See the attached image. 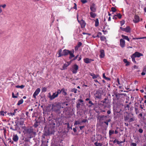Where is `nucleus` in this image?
I'll return each mask as SVG.
<instances>
[{
	"label": "nucleus",
	"instance_id": "52",
	"mask_svg": "<svg viewBox=\"0 0 146 146\" xmlns=\"http://www.w3.org/2000/svg\"><path fill=\"white\" fill-rule=\"evenodd\" d=\"M138 131L139 132V133H143V130L141 129H139V130H138Z\"/></svg>",
	"mask_w": 146,
	"mask_h": 146
},
{
	"label": "nucleus",
	"instance_id": "9",
	"mask_svg": "<svg viewBox=\"0 0 146 146\" xmlns=\"http://www.w3.org/2000/svg\"><path fill=\"white\" fill-rule=\"evenodd\" d=\"M133 55L135 57H139L141 56H142L143 55L142 54L138 52H136L133 54Z\"/></svg>",
	"mask_w": 146,
	"mask_h": 146
},
{
	"label": "nucleus",
	"instance_id": "49",
	"mask_svg": "<svg viewBox=\"0 0 146 146\" xmlns=\"http://www.w3.org/2000/svg\"><path fill=\"white\" fill-rule=\"evenodd\" d=\"M81 2L83 4L86 3L87 2V1L86 0H81Z\"/></svg>",
	"mask_w": 146,
	"mask_h": 146
},
{
	"label": "nucleus",
	"instance_id": "6",
	"mask_svg": "<svg viewBox=\"0 0 146 146\" xmlns=\"http://www.w3.org/2000/svg\"><path fill=\"white\" fill-rule=\"evenodd\" d=\"M40 89L39 88L35 90L33 95V97L35 98V99H36V96H37L38 94L40 92Z\"/></svg>",
	"mask_w": 146,
	"mask_h": 146
},
{
	"label": "nucleus",
	"instance_id": "13",
	"mask_svg": "<svg viewBox=\"0 0 146 146\" xmlns=\"http://www.w3.org/2000/svg\"><path fill=\"white\" fill-rule=\"evenodd\" d=\"M74 50L71 51H70V52L69 53L70 55V56L69 58L70 59H71L72 58L74 57Z\"/></svg>",
	"mask_w": 146,
	"mask_h": 146
},
{
	"label": "nucleus",
	"instance_id": "53",
	"mask_svg": "<svg viewBox=\"0 0 146 146\" xmlns=\"http://www.w3.org/2000/svg\"><path fill=\"white\" fill-rule=\"evenodd\" d=\"M143 71L146 72V65L144 67Z\"/></svg>",
	"mask_w": 146,
	"mask_h": 146
},
{
	"label": "nucleus",
	"instance_id": "35",
	"mask_svg": "<svg viewBox=\"0 0 146 146\" xmlns=\"http://www.w3.org/2000/svg\"><path fill=\"white\" fill-rule=\"evenodd\" d=\"M55 92L56 93V94H57L58 96L59 94H60L62 92V89L60 90H57V92Z\"/></svg>",
	"mask_w": 146,
	"mask_h": 146
},
{
	"label": "nucleus",
	"instance_id": "38",
	"mask_svg": "<svg viewBox=\"0 0 146 146\" xmlns=\"http://www.w3.org/2000/svg\"><path fill=\"white\" fill-rule=\"evenodd\" d=\"M8 115L9 116H13V115H14L15 114V113H12L11 112L9 113H7Z\"/></svg>",
	"mask_w": 146,
	"mask_h": 146
},
{
	"label": "nucleus",
	"instance_id": "1",
	"mask_svg": "<svg viewBox=\"0 0 146 146\" xmlns=\"http://www.w3.org/2000/svg\"><path fill=\"white\" fill-rule=\"evenodd\" d=\"M62 49H60L58 50V57H60L63 56H66L67 55L69 54V53L70 52V50H68L64 49L63 51L62 52Z\"/></svg>",
	"mask_w": 146,
	"mask_h": 146
},
{
	"label": "nucleus",
	"instance_id": "29",
	"mask_svg": "<svg viewBox=\"0 0 146 146\" xmlns=\"http://www.w3.org/2000/svg\"><path fill=\"white\" fill-rule=\"evenodd\" d=\"M137 107L138 106H135V110L136 114H137L139 112V110L137 108Z\"/></svg>",
	"mask_w": 146,
	"mask_h": 146
},
{
	"label": "nucleus",
	"instance_id": "19",
	"mask_svg": "<svg viewBox=\"0 0 146 146\" xmlns=\"http://www.w3.org/2000/svg\"><path fill=\"white\" fill-rule=\"evenodd\" d=\"M94 12H91L90 13V17L92 18H94L96 16V13H94Z\"/></svg>",
	"mask_w": 146,
	"mask_h": 146
},
{
	"label": "nucleus",
	"instance_id": "42",
	"mask_svg": "<svg viewBox=\"0 0 146 146\" xmlns=\"http://www.w3.org/2000/svg\"><path fill=\"white\" fill-rule=\"evenodd\" d=\"M82 45V43L80 42H79L78 43V44L77 46L78 47V48H79L80 46H81Z\"/></svg>",
	"mask_w": 146,
	"mask_h": 146
},
{
	"label": "nucleus",
	"instance_id": "62",
	"mask_svg": "<svg viewBox=\"0 0 146 146\" xmlns=\"http://www.w3.org/2000/svg\"><path fill=\"white\" fill-rule=\"evenodd\" d=\"M74 7H73V8L75 9H77V7H76V3H74Z\"/></svg>",
	"mask_w": 146,
	"mask_h": 146
},
{
	"label": "nucleus",
	"instance_id": "23",
	"mask_svg": "<svg viewBox=\"0 0 146 146\" xmlns=\"http://www.w3.org/2000/svg\"><path fill=\"white\" fill-rule=\"evenodd\" d=\"M130 29L129 27L127 26L126 28H125V31L128 33L130 32Z\"/></svg>",
	"mask_w": 146,
	"mask_h": 146
},
{
	"label": "nucleus",
	"instance_id": "14",
	"mask_svg": "<svg viewBox=\"0 0 146 146\" xmlns=\"http://www.w3.org/2000/svg\"><path fill=\"white\" fill-rule=\"evenodd\" d=\"M12 139L14 141L17 142L18 140L19 137L17 135H13Z\"/></svg>",
	"mask_w": 146,
	"mask_h": 146
},
{
	"label": "nucleus",
	"instance_id": "59",
	"mask_svg": "<svg viewBox=\"0 0 146 146\" xmlns=\"http://www.w3.org/2000/svg\"><path fill=\"white\" fill-rule=\"evenodd\" d=\"M87 120L86 119H84L82 121V123H85L87 121Z\"/></svg>",
	"mask_w": 146,
	"mask_h": 146
},
{
	"label": "nucleus",
	"instance_id": "30",
	"mask_svg": "<svg viewBox=\"0 0 146 146\" xmlns=\"http://www.w3.org/2000/svg\"><path fill=\"white\" fill-rule=\"evenodd\" d=\"M129 115H127L124 117V120L125 121L129 120Z\"/></svg>",
	"mask_w": 146,
	"mask_h": 146
},
{
	"label": "nucleus",
	"instance_id": "64",
	"mask_svg": "<svg viewBox=\"0 0 146 146\" xmlns=\"http://www.w3.org/2000/svg\"><path fill=\"white\" fill-rule=\"evenodd\" d=\"M123 61L125 63H126L128 62L127 59H124L123 60Z\"/></svg>",
	"mask_w": 146,
	"mask_h": 146
},
{
	"label": "nucleus",
	"instance_id": "17",
	"mask_svg": "<svg viewBox=\"0 0 146 146\" xmlns=\"http://www.w3.org/2000/svg\"><path fill=\"white\" fill-rule=\"evenodd\" d=\"M27 132L29 134H31L33 133V129L32 128L28 129L27 130Z\"/></svg>",
	"mask_w": 146,
	"mask_h": 146
},
{
	"label": "nucleus",
	"instance_id": "33",
	"mask_svg": "<svg viewBox=\"0 0 146 146\" xmlns=\"http://www.w3.org/2000/svg\"><path fill=\"white\" fill-rule=\"evenodd\" d=\"M115 16H117L119 19H121L122 16L120 13H118L117 15H115Z\"/></svg>",
	"mask_w": 146,
	"mask_h": 146
},
{
	"label": "nucleus",
	"instance_id": "36",
	"mask_svg": "<svg viewBox=\"0 0 146 146\" xmlns=\"http://www.w3.org/2000/svg\"><path fill=\"white\" fill-rule=\"evenodd\" d=\"M106 39V37L104 36H102L100 37V39L102 41H104Z\"/></svg>",
	"mask_w": 146,
	"mask_h": 146
},
{
	"label": "nucleus",
	"instance_id": "54",
	"mask_svg": "<svg viewBox=\"0 0 146 146\" xmlns=\"http://www.w3.org/2000/svg\"><path fill=\"white\" fill-rule=\"evenodd\" d=\"M137 144L135 143H132L131 144V146H136Z\"/></svg>",
	"mask_w": 146,
	"mask_h": 146
},
{
	"label": "nucleus",
	"instance_id": "11",
	"mask_svg": "<svg viewBox=\"0 0 146 146\" xmlns=\"http://www.w3.org/2000/svg\"><path fill=\"white\" fill-rule=\"evenodd\" d=\"M133 22L135 23H137L139 21V17L137 15H135L134 19L133 20Z\"/></svg>",
	"mask_w": 146,
	"mask_h": 146
},
{
	"label": "nucleus",
	"instance_id": "3",
	"mask_svg": "<svg viewBox=\"0 0 146 146\" xmlns=\"http://www.w3.org/2000/svg\"><path fill=\"white\" fill-rule=\"evenodd\" d=\"M58 96L56 94V92L53 93L52 95H51V94L49 93L48 94V97L49 98L50 100H52L58 97Z\"/></svg>",
	"mask_w": 146,
	"mask_h": 146
},
{
	"label": "nucleus",
	"instance_id": "28",
	"mask_svg": "<svg viewBox=\"0 0 146 146\" xmlns=\"http://www.w3.org/2000/svg\"><path fill=\"white\" fill-rule=\"evenodd\" d=\"M7 112H4L3 111H1L0 112V114L1 115H2L3 116H5L6 115V113H7Z\"/></svg>",
	"mask_w": 146,
	"mask_h": 146
},
{
	"label": "nucleus",
	"instance_id": "26",
	"mask_svg": "<svg viewBox=\"0 0 146 146\" xmlns=\"http://www.w3.org/2000/svg\"><path fill=\"white\" fill-rule=\"evenodd\" d=\"M23 102V99H21V100H19L17 103V105H19L22 104Z\"/></svg>",
	"mask_w": 146,
	"mask_h": 146
},
{
	"label": "nucleus",
	"instance_id": "56",
	"mask_svg": "<svg viewBox=\"0 0 146 146\" xmlns=\"http://www.w3.org/2000/svg\"><path fill=\"white\" fill-rule=\"evenodd\" d=\"M0 6H1V7H2L3 8H5L6 7V4H4L3 5H0Z\"/></svg>",
	"mask_w": 146,
	"mask_h": 146
},
{
	"label": "nucleus",
	"instance_id": "58",
	"mask_svg": "<svg viewBox=\"0 0 146 146\" xmlns=\"http://www.w3.org/2000/svg\"><path fill=\"white\" fill-rule=\"evenodd\" d=\"M84 127V126H82L80 127V128L81 130H82Z\"/></svg>",
	"mask_w": 146,
	"mask_h": 146
},
{
	"label": "nucleus",
	"instance_id": "61",
	"mask_svg": "<svg viewBox=\"0 0 146 146\" xmlns=\"http://www.w3.org/2000/svg\"><path fill=\"white\" fill-rule=\"evenodd\" d=\"M146 72L143 71V72L141 73V74L142 75L144 76Z\"/></svg>",
	"mask_w": 146,
	"mask_h": 146
},
{
	"label": "nucleus",
	"instance_id": "5",
	"mask_svg": "<svg viewBox=\"0 0 146 146\" xmlns=\"http://www.w3.org/2000/svg\"><path fill=\"white\" fill-rule=\"evenodd\" d=\"M90 9L92 12H95L96 11V7L95 4L93 3L90 5Z\"/></svg>",
	"mask_w": 146,
	"mask_h": 146
},
{
	"label": "nucleus",
	"instance_id": "51",
	"mask_svg": "<svg viewBox=\"0 0 146 146\" xmlns=\"http://www.w3.org/2000/svg\"><path fill=\"white\" fill-rule=\"evenodd\" d=\"M125 22L124 21H120V24L121 26H122L124 24Z\"/></svg>",
	"mask_w": 146,
	"mask_h": 146
},
{
	"label": "nucleus",
	"instance_id": "60",
	"mask_svg": "<svg viewBox=\"0 0 146 146\" xmlns=\"http://www.w3.org/2000/svg\"><path fill=\"white\" fill-rule=\"evenodd\" d=\"M129 107V105L128 104H127L125 106V108H127L128 109Z\"/></svg>",
	"mask_w": 146,
	"mask_h": 146
},
{
	"label": "nucleus",
	"instance_id": "31",
	"mask_svg": "<svg viewBox=\"0 0 146 146\" xmlns=\"http://www.w3.org/2000/svg\"><path fill=\"white\" fill-rule=\"evenodd\" d=\"M24 87H25V86L23 85H22L21 86L17 85V86H16V87L17 88H20L21 89L23 88Z\"/></svg>",
	"mask_w": 146,
	"mask_h": 146
},
{
	"label": "nucleus",
	"instance_id": "25",
	"mask_svg": "<svg viewBox=\"0 0 146 146\" xmlns=\"http://www.w3.org/2000/svg\"><path fill=\"white\" fill-rule=\"evenodd\" d=\"M61 93H62V94L64 95V96H66V95H67V93L66 92V91H65V90L64 88L62 89Z\"/></svg>",
	"mask_w": 146,
	"mask_h": 146
},
{
	"label": "nucleus",
	"instance_id": "24",
	"mask_svg": "<svg viewBox=\"0 0 146 146\" xmlns=\"http://www.w3.org/2000/svg\"><path fill=\"white\" fill-rule=\"evenodd\" d=\"M94 144L96 146H102V143H98L97 142H95Z\"/></svg>",
	"mask_w": 146,
	"mask_h": 146
},
{
	"label": "nucleus",
	"instance_id": "55",
	"mask_svg": "<svg viewBox=\"0 0 146 146\" xmlns=\"http://www.w3.org/2000/svg\"><path fill=\"white\" fill-rule=\"evenodd\" d=\"M12 97L13 98H17V96H15L14 95V94L13 93H12Z\"/></svg>",
	"mask_w": 146,
	"mask_h": 146
},
{
	"label": "nucleus",
	"instance_id": "34",
	"mask_svg": "<svg viewBox=\"0 0 146 146\" xmlns=\"http://www.w3.org/2000/svg\"><path fill=\"white\" fill-rule=\"evenodd\" d=\"M81 122L78 121H76L74 123V125H76L80 124Z\"/></svg>",
	"mask_w": 146,
	"mask_h": 146
},
{
	"label": "nucleus",
	"instance_id": "21",
	"mask_svg": "<svg viewBox=\"0 0 146 146\" xmlns=\"http://www.w3.org/2000/svg\"><path fill=\"white\" fill-rule=\"evenodd\" d=\"M122 37L123 38V39H124L127 40L128 41H129V38L127 36H125V35H121Z\"/></svg>",
	"mask_w": 146,
	"mask_h": 146
},
{
	"label": "nucleus",
	"instance_id": "37",
	"mask_svg": "<svg viewBox=\"0 0 146 146\" xmlns=\"http://www.w3.org/2000/svg\"><path fill=\"white\" fill-rule=\"evenodd\" d=\"M111 10L113 12H115L116 11V9L114 7L111 8Z\"/></svg>",
	"mask_w": 146,
	"mask_h": 146
},
{
	"label": "nucleus",
	"instance_id": "44",
	"mask_svg": "<svg viewBox=\"0 0 146 146\" xmlns=\"http://www.w3.org/2000/svg\"><path fill=\"white\" fill-rule=\"evenodd\" d=\"M143 38H146V37H140V38H133V39H143Z\"/></svg>",
	"mask_w": 146,
	"mask_h": 146
},
{
	"label": "nucleus",
	"instance_id": "46",
	"mask_svg": "<svg viewBox=\"0 0 146 146\" xmlns=\"http://www.w3.org/2000/svg\"><path fill=\"white\" fill-rule=\"evenodd\" d=\"M89 103L91 105H89V107H91L92 106L94 105V104L91 101H90L89 102Z\"/></svg>",
	"mask_w": 146,
	"mask_h": 146
},
{
	"label": "nucleus",
	"instance_id": "10",
	"mask_svg": "<svg viewBox=\"0 0 146 146\" xmlns=\"http://www.w3.org/2000/svg\"><path fill=\"white\" fill-rule=\"evenodd\" d=\"M78 22L81 25L82 28H84L85 27L86 24L84 21L83 20H82L80 21H78Z\"/></svg>",
	"mask_w": 146,
	"mask_h": 146
},
{
	"label": "nucleus",
	"instance_id": "47",
	"mask_svg": "<svg viewBox=\"0 0 146 146\" xmlns=\"http://www.w3.org/2000/svg\"><path fill=\"white\" fill-rule=\"evenodd\" d=\"M66 124L67 125V128L69 129L70 128H71V129H72V127H70V124L69 123H66Z\"/></svg>",
	"mask_w": 146,
	"mask_h": 146
},
{
	"label": "nucleus",
	"instance_id": "32",
	"mask_svg": "<svg viewBox=\"0 0 146 146\" xmlns=\"http://www.w3.org/2000/svg\"><path fill=\"white\" fill-rule=\"evenodd\" d=\"M114 133V131L113 130H110L109 131V135L110 136H111L112 134Z\"/></svg>",
	"mask_w": 146,
	"mask_h": 146
},
{
	"label": "nucleus",
	"instance_id": "40",
	"mask_svg": "<svg viewBox=\"0 0 146 146\" xmlns=\"http://www.w3.org/2000/svg\"><path fill=\"white\" fill-rule=\"evenodd\" d=\"M135 119L133 117L131 118L130 119H129L128 120V121L129 122H131L132 121H133Z\"/></svg>",
	"mask_w": 146,
	"mask_h": 146
},
{
	"label": "nucleus",
	"instance_id": "2",
	"mask_svg": "<svg viewBox=\"0 0 146 146\" xmlns=\"http://www.w3.org/2000/svg\"><path fill=\"white\" fill-rule=\"evenodd\" d=\"M60 108V106H59L58 105H53L52 106V110L53 111H54L55 112H57L58 111H59Z\"/></svg>",
	"mask_w": 146,
	"mask_h": 146
},
{
	"label": "nucleus",
	"instance_id": "7",
	"mask_svg": "<svg viewBox=\"0 0 146 146\" xmlns=\"http://www.w3.org/2000/svg\"><path fill=\"white\" fill-rule=\"evenodd\" d=\"M125 42L123 39H121L120 40V45L122 48H123L125 46Z\"/></svg>",
	"mask_w": 146,
	"mask_h": 146
},
{
	"label": "nucleus",
	"instance_id": "16",
	"mask_svg": "<svg viewBox=\"0 0 146 146\" xmlns=\"http://www.w3.org/2000/svg\"><path fill=\"white\" fill-rule=\"evenodd\" d=\"M91 59H90L88 58H86L84 59V62L86 63H90L92 61Z\"/></svg>",
	"mask_w": 146,
	"mask_h": 146
},
{
	"label": "nucleus",
	"instance_id": "48",
	"mask_svg": "<svg viewBox=\"0 0 146 146\" xmlns=\"http://www.w3.org/2000/svg\"><path fill=\"white\" fill-rule=\"evenodd\" d=\"M37 123L38 122H37V121H36L34 124V126L36 128L38 126V125L37 124Z\"/></svg>",
	"mask_w": 146,
	"mask_h": 146
},
{
	"label": "nucleus",
	"instance_id": "18",
	"mask_svg": "<svg viewBox=\"0 0 146 146\" xmlns=\"http://www.w3.org/2000/svg\"><path fill=\"white\" fill-rule=\"evenodd\" d=\"M90 75L92 77V78L93 79L97 78L99 77V75H95L92 73H90Z\"/></svg>",
	"mask_w": 146,
	"mask_h": 146
},
{
	"label": "nucleus",
	"instance_id": "57",
	"mask_svg": "<svg viewBox=\"0 0 146 146\" xmlns=\"http://www.w3.org/2000/svg\"><path fill=\"white\" fill-rule=\"evenodd\" d=\"M10 129L13 130V131H16L17 130V129L16 128H15V129H13V127H10Z\"/></svg>",
	"mask_w": 146,
	"mask_h": 146
},
{
	"label": "nucleus",
	"instance_id": "41",
	"mask_svg": "<svg viewBox=\"0 0 146 146\" xmlns=\"http://www.w3.org/2000/svg\"><path fill=\"white\" fill-rule=\"evenodd\" d=\"M135 57H134V56H133V55L132 56H131V58L132 59V61L135 62V63H136V61H135Z\"/></svg>",
	"mask_w": 146,
	"mask_h": 146
},
{
	"label": "nucleus",
	"instance_id": "4",
	"mask_svg": "<svg viewBox=\"0 0 146 146\" xmlns=\"http://www.w3.org/2000/svg\"><path fill=\"white\" fill-rule=\"evenodd\" d=\"M78 69V66L76 64H74L72 67V71L73 73L76 74Z\"/></svg>",
	"mask_w": 146,
	"mask_h": 146
},
{
	"label": "nucleus",
	"instance_id": "22",
	"mask_svg": "<svg viewBox=\"0 0 146 146\" xmlns=\"http://www.w3.org/2000/svg\"><path fill=\"white\" fill-rule=\"evenodd\" d=\"M99 22L98 19H96L95 21V26L96 27H98L99 25Z\"/></svg>",
	"mask_w": 146,
	"mask_h": 146
},
{
	"label": "nucleus",
	"instance_id": "63",
	"mask_svg": "<svg viewBox=\"0 0 146 146\" xmlns=\"http://www.w3.org/2000/svg\"><path fill=\"white\" fill-rule=\"evenodd\" d=\"M79 55H77V56H76L75 57H74V58L73 59V60H76V59H77V58H78V56Z\"/></svg>",
	"mask_w": 146,
	"mask_h": 146
},
{
	"label": "nucleus",
	"instance_id": "15",
	"mask_svg": "<svg viewBox=\"0 0 146 146\" xmlns=\"http://www.w3.org/2000/svg\"><path fill=\"white\" fill-rule=\"evenodd\" d=\"M100 56L101 58H103L105 56L104 51L103 50H100Z\"/></svg>",
	"mask_w": 146,
	"mask_h": 146
},
{
	"label": "nucleus",
	"instance_id": "12",
	"mask_svg": "<svg viewBox=\"0 0 146 146\" xmlns=\"http://www.w3.org/2000/svg\"><path fill=\"white\" fill-rule=\"evenodd\" d=\"M54 132V130L52 131H50V129L45 131V134L46 135H49L50 134H52Z\"/></svg>",
	"mask_w": 146,
	"mask_h": 146
},
{
	"label": "nucleus",
	"instance_id": "39",
	"mask_svg": "<svg viewBox=\"0 0 146 146\" xmlns=\"http://www.w3.org/2000/svg\"><path fill=\"white\" fill-rule=\"evenodd\" d=\"M47 88L45 87L42 88V92H45L46 91Z\"/></svg>",
	"mask_w": 146,
	"mask_h": 146
},
{
	"label": "nucleus",
	"instance_id": "45",
	"mask_svg": "<svg viewBox=\"0 0 146 146\" xmlns=\"http://www.w3.org/2000/svg\"><path fill=\"white\" fill-rule=\"evenodd\" d=\"M80 103L78 102L77 104L76 105V108H79L80 107Z\"/></svg>",
	"mask_w": 146,
	"mask_h": 146
},
{
	"label": "nucleus",
	"instance_id": "8",
	"mask_svg": "<svg viewBox=\"0 0 146 146\" xmlns=\"http://www.w3.org/2000/svg\"><path fill=\"white\" fill-rule=\"evenodd\" d=\"M106 116L102 115L98 116V119L99 120V121H101L102 120H105L106 119Z\"/></svg>",
	"mask_w": 146,
	"mask_h": 146
},
{
	"label": "nucleus",
	"instance_id": "43",
	"mask_svg": "<svg viewBox=\"0 0 146 146\" xmlns=\"http://www.w3.org/2000/svg\"><path fill=\"white\" fill-rule=\"evenodd\" d=\"M77 89L74 88L71 91L74 92V93H76L77 92Z\"/></svg>",
	"mask_w": 146,
	"mask_h": 146
},
{
	"label": "nucleus",
	"instance_id": "50",
	"mask_svg": "<svg viewBox=\"0 0 146 146\" xmlns=\"http://www.w3.org/2000/svg\"><path fill=\"white\" fill-rule=\"evenodd\" d=\"M101 34H102V33L101 32H99L98 34L96 36V37H99L100 35H101Z\"/></svg>",
	"mask_w": 146,
	"mask_h": 146
},
{
	"label": "nucleus",
	"instance_id": "27",
	"mask_svg": "<svg viewBox=\"0 0 146 146\" xmlns=\"http://www.w3.org/2000/svg\"><path fill=\"white\" fill-rule=\"evenodd\" d=\"M103 77L106 80H110V78L106 77V76L105 75V74L104 73L103 74Z\"/></svg>",
	"mask_w": 146,
	"mask_h": 146
},
{
	"label": "nucleus",
	"instance_id": "20",
	"mask_svg": "<svg viewBox=\"0 0 146 146\" xmlns=\"http://www.w3.org/2000/svg\"><path fill=\"white\" fill-rule=\"evenodd\" d=\"M70 64L68 62L64 64L63 66L62 70H64L66 69V68Z\"/></svg>",
	"mask_w": 146,
	"mask_h": 146
}]
</instances>
